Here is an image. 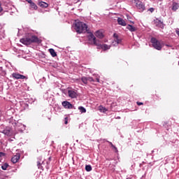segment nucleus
<instances>
[{
  "label": "nucleus",
  "mask_w": 179,
  "mask_h": 179,
  "mask_svg": "<svg viewBox=\"0 0 179 179\" xmlns=\"http://www.w3.org/2000/svg\"><path fill=\"white\" fill-rule=\"evenodd\" d=\"M89 41H93V44L96 45L97 47H100L102 50H110V48L106 44H101L97 39H96V36L92 33H90L88 36Z\"/></svg>",
  "instance_id": "f257e3e1"
},
{
  "label": "nucleus",
  "mask_w": 179,
  "mask_h": 179,
  "mask_svg": "<svg viewBox=\"0 0 179 179\" xmlns=\"http://www.w3.org/2000/svg\"><path fill=\"white\" fill-rule=\"evenodd\" d=\"M75 30L78 34L86 33L87 31V25L85 22H78L75 24Z\"/></svg>",
  "instance_id": "f03ea898"
},
{
  "label": "nucleus",
  "mask_w": 179,
  "mask_h": 179,
  "mask_svg": "<svg viewBox=\"0 0 179 179\" xmlns=\"http://www.w3.org/2000/svg\"><path fill=\"white\" fill-rule=\"evenodd\" d=\"M150 41L152 44V47H154L155 50H157L158 51L162 50V49L163 48V45L155 37L151 38Z\"/></svg>",
  "instance_id": "7ed1b4c3"
},
{
  "label": "nucleus",
  "mask_w": 179,
  "mask_h": 179,
  "mask_svg": "<svg viewBox=\"0 0 179 179\" xmlns=\"http://www.w3.org/2000/svg\"><path fill=\"white\" fill-rule=\"evenodd\" d=\"M62 105L63 106V107H64V108H67L69 110H71L72 108H73L74 110H76V108H75V106H73V105H72V103H71L68 101H63L62 103Z\"/></svg>",
  "instance_id": "20e7f679"
},
{
  "label": "nucleus",
  "mask_w": 179,
  "mask_h": 179,
  "mask_svg": "<svg viewBox=\"0 0 179 179\" xmlns=\"http://www.w3.org/2000/svg\"><path fill=\"white\" fill-rule=\"evenodd\" d=\"M136 8L138 9L139 12H143V10H145V4L141 1H137Z\"/></svg>",
  "instance_id": "39448f33"
},
{
  "label": "nucleus",
  "mask_w": 179,
  "mask_h": 179,
  "mask_svg": "<svg viewBox=\"0 0 179 179\" xmlns=\"http://www.w3.org/2000/svg\"><path fill=\"white\" fill-rule=\"evenodd\" d=\"M68 94H69V96L71 97V99H76V97H78V91L69 90Z\"/></svg>",
  "instance_id": "423d86ee"
},
{
  "label": "nucleus",
  "mask_w": 179,
  "mask_h": 179,
  "mask_svg": "<svg viewBox=\"0 0 179 179\" xmlns=\"http://www.w3.org/2000/svg\"><path fill=\"white\" fill-rule=\"evenodd\" d=\"M13 78H14L15 79H27V77L21 75L18 73H13L12 74Z\"/></svg>",
  "instance_id": "0eeeda50"
},
{
  "label": "nucleus",
  "mask_w": 179,
  "mask_h": 179,
  "mask_svg": "<svg viewBox=\"0 0 179 179\" xmlns=\"http://www.w3.org/2000/svg\"><path fill=\"white\" fill-rule=\"evenodd\" d=\"M20 43L22 44H24V45H30L31 42H30V38H23L20 40Z\"/></svg>",
  "instance_id": "6e6552de"
},
{
  "label": "nucleus",
  "mask_w": 179,
  "mask_h": 179,
  "mask_svg": "<svg viewBox=\"0 0 179 179\" xmlns=\"http://www.w3.org/2000/svg\"><path fill=\"white\" fill-rule=\"evenodd\" d=\"M20 159V154H17L14 157L11 158L12 163H17L19 162V159Z\"/></svg>",
  "instance_id": "1a4fd4ad"
},
{
  "label": "nucleus",
  "mask_w": 179,
  "mask_h": 179,
  "mask_svg": "<svg viewBox=\"0 0 179 179\" xmlns=\"http://www.w3.org/2000/svg\"><path fill=\"white\" fill-rule=\"evenodd\" d=\"M31 44H32V43H38V41H40V40L38 39V37L36 36H31L29 38Z\"/></svg>",
  "instance_id": "9d476101"
},
{
  "label": "nucleus",
  "mask_w": 179,
  "mask_h": 179,
  "mask_svg": "<svg viewBox=\"0 0 179 179\" xmlns=\"http://www.w3.org/2000/svg\"><path fill=\"white\" fill-rule=\"evenodd\" d=\"M127 29L128 30H129V31H131V33L134 32V31H136L138 30V28H136V27H134L131 24H128L127 26Z\"/></svg>",
  "instance_id": "9b49d317"
},
{
  "label": "nucleus",
  "mask_w": 179,
  "mask_h": 179,
  "mask_svg": "<svg viewBox=\"0 0 179 179\" xmlns=\"http://www.w3.org/2000/svg\"><path fill=\"white\" fill-rule=\"evenodd\" d=\"M117 23H118V24H120L121 26L127 25V22H125V20H124V19H122L121 17L117 18Z\"/></svg>",
  "instance_id": "f8f14e48"
},
{
  "label": "nucleus",
  "mask_w": 179,
  "mask_h": 179,
  "mask_svg": "<svg viewBox=\"0 0 179 179\" xmlns=\"http://www.w3.org/2000/svg\"><path fill=\"white\" fill-rule=\"evenodd\" d=\"M155 24L157 27H160L161 29L164 28V24H163V22H161L160 20H158L155 22Z\"/></svg>",
  "instance_id": "ddd939ff"
},
{
  "label": "nucleus",
  "mask_w": 179,
  "mask_h": 179,
  "mask_svg": "<svg viewBox=\"0 0 179 179\" xmlns=\"http://www.w3.org/2000/svg\"><path fill=\"white\" fill-rule=\"evenodd\" d=\"M96 37H98V38H103L104 37V35H103V32L100 31H96L95 33Z\"/></svg>",
  "instance_id": "4468645a"
},
{
  "label": "nucleus",
  "mask_w": 179,
  "mask_h": 179,
  "mask_svg": "<svg viewBox=\"0 0 179 179\" xmlns=\"http://www.w3.org/2000/svg\"><path fill=\"white\" fill-rule=\"evenodd\" d=\"M38 5L41 6V8H48V3L44 1L39 2Z\"/></svg>",
  "instance_id": "2eb2a0df"
},
{
  "label": "nucleus",
  "mask_w": 179,
  "mask_h": 179,
  "mask_svg": "<svg viewBox=\"0 0 179 179\" xmlns=\"http://www.w3.org/2000/svg\"><path fill=\"white\" fill-rule=\"evenodd\" d=\"M43 164H44V162H41L40 161L37 162V166L38 169H41V170H44V167L43 166Z\"/></svg>",
  "instance_id": "dca6fc26"
},
{
  "label": "nucleus",
  "mask_w": 179,
  "mask_h": 179,
  "mask_svg": "<svg viewBox=\"0 0 179 179\" xmlns=\"http://www.w3.org/2000/svg\"><path fill=\"white\" fill-rule=\"evenodd\" d=\"M30 8L31 9H34V10H37L38 9L37 5L33 1L30 3Z\"/></svg>",
  "instance_id": "f3484780"
},
{
  "label": "nucleus",
  "mask_w": 179,
  "mask_h": 179,
  "mask_svg": "<svg viewBox=\"0 0 179 179\" xmlns=\"http://www.w3.org/2000/svg\"><path fill=\"white\" fill-rule=\"evenodd\" d=\"M49 52L50 53V55H52V57H57V52H55V50L52 48L49 49Z\"/></svg>",
  "instance_id": "a211bd4d"
},
{
  "label": "nucleus",
  "mask_w": 179,
  "mask_h": 179,
  "mask_svg": "<svg viewBox=\"0 0 179 179\" xmlns=\"http://www.w3.org/2000/svg\"><path fill=\"white\" fill-rule=\"evenodd\" d=\"M178 3H173L172 4V10H177L178 9Z\"/></svg>",
  "instance_id": "6ab92c4d"
},
{
  "label": "nucleus",
  "mask_w": 179,
  "mask_h": 179,
  "mask_svg": "<svg viewBox=\"0 0 179 179\" xmlns=\"http://www.w3.org/2000/svg\"><path fill=\"white\" fill-rule=\"evenodd\" d=\"M81 80L83 83H84L85 85H87V82H88L87 77H82Z\"/></svg>",
  "instance_id": "aec40b11"
},
{
  "label": "nucleus",
  "mask_w": 179,
  "mask_h": 179,
  "mask_svg": "<svg viewBox=\"0 0 179 179\" xmlns=\"http://www.w3.org/2000/svg\"><path fill=\"white\" fill-rule=\"evenodd\" d=\"M78 110H80V112H81V113H86V108L83 106H79Z\"/></svg>",
  "instance_id": "412c9836"
},
{
  "label": "nucleus",
  "mask_w": 179,
  "mask_h": 179,
  "mask_svg": "<svg viewBox=\"0 0 179 179\" xmlns=\"http://www.w3.org/2000/svg\"><path fill=\"white\" fill-rule=\"evenodd\" d=\"M9 167V164L8 163H5L1 166L2 170H6Z\"/></svg>",
  "instance_id": "4be33fe9"
},
{
  "label": "nucleus",
  "mask_w": 179,
  "mask_h": 179,
  "mask_svg": "<svg viewBox=\"0 0 179 179\" xmlns=\"http://www.w3.org/2000/svg\"><path fill=\"white\" fill-rule=\"evenodd\" d=\"M86 171H92V166L91 165H86L85 166Z\"/></svg>",
  "instance_id": "5701e85b"
},
{
  "label": "nucleus",
  "mask_w": 179,
  "mask_h": 179,
  "mask_svg": "<svg viewBox=\"0 0 179 179\" xmlns=\"http://www.w3.org/2000/svg\"><path fill=\"white\" fill-rule=\"evenodd\" d=\"M4 134L5 135H7V136H10V135H12V133H10V130H5Z\"/></svg>",
  "instance_id": "b1692460"
},
{
  "label": "nucleus",
  "mask_w": 179,
  "mask_h": 179,
  "mask_svg": "<svg viewBox=\"0 0 179 179\" xmlns=\"http://www.w3.org/2000/svg\"><path fill=\"white\" fill-rule=\"evenodd\" d=\"M88 82H96L92 77H87Z\"/></svg>",
  "instance_id": "393cba45"
},
{
  "label": "nucleus",
  "mask_w": 179,
  "mask_h": 179,
  "mask_svg": "<svg viewBox=\"0 0 179 179\" xmlns=\"http://www.w3.org/2000/svg\"><path fill=\"white\" fill-rule=\"evenodd\" d=\"M114 41L115 43H117V44H120V43L122 41L121 39H119V38L114 39Z\"/></svg>",
  "instance_id": "a878e982"
},
{
  "label": "nucleus",
  "mask_w": 179,
  "mask_h": 179,
  "mask_svg": "<svg viewBox=\"0 0 179 179\" xmlns=\"http://www.w3.org/2000/svg\"><path fill=\"white\" fill-rule=\"evenodd\" d=\"M106 142H108L109 145H110L111 148H113V149L116 150H117V148L113 145V143L107 141Z\"/></svg>",
  "instance_id": "bb28decb"
},
{
  "label": "nucleus",
  "mask_w": 179,
  "mask_h": 179,
  "mask_svg": "<svg viewBox=\"0 0 179 179\" xmlns=\"http://www.w3.org/2000/svg\"><path fill=\"white\" fill-rule=\"evenodd\" d=\"M150 12H151V13H153V12H155V9L153 8H150L148 10Z\"/></svg>",
  "instance_id": "cd10ccee"
},
{
  "label": "nucleus",
  "mask_w": 179,
  "mask_h": 179,
  "mask_svg": "<svg viewBox=\"0 0 179 179\" xmlns=\"http://www.w3.org/2000/svg\"><path fill=\"white\" fill-rule=\"evenodd\" d=\"M113 37H114L115 40L117 39V38H118V34H113Z\"/></svg>",
  "instance_id": "c85d7f7f"
},
{
  "label": "nucleus",
  "mask_w": 179,
  "mask_h": 179,
  "mask_svg": "<svg viewBox=\"0 0 179 179\" xmlns=\"http://www.w3.org/2000/svg\"><path fill=\"white\" fill-rule=\"evenodd\" d=\"M136 103H137L138 106H143V103H142V102L137 101Z\"/></svg>",
  "instance_id": "c756f323"
},
{
  "label": "nucleus",
  "mask_w": 179,
  "mask_h": 179,
  "mask_svg": "<svg viewBox=\"0 0 179 179\" xmlns=\"http://www.w3.org/2000/svg\"><path fill=\"white\" fill-rule=\"evenodd\" d=\"M5 156V153L0 152V157H3Z\"/></svg>",
  "instance_id": "7c9ffc66"
},
{
  "label": "nucleus",
  "mask_w": 179,
  "mask_h": 179,
  "mask_svg": "<svg viewBox=\"0 0 179 179\" xmlns=\"http://www.w3.org/2000/svg\"><path fill=\"white\" fill-rule=\"evenodd\" d=\"M3 10V8H2V4L0 3V13Z\"/></svg>",
  "instance_id": "2f4dec72"
},
{
  "label": "nucleus",
  "mask_w": 179,
  "mask_h": 179,
  "mask_svg": "<svg viewBox=\"0 0 179 179\" xmlns=\"http://www.w3.org/2000/svg\"><path fill=\"white\" fill-rule=\"evenodd\" d=\"M64 124L66 125V124H68V117L65 118V122Z\"/></svg>",
  "instance_id": "473e14b6"
},
{
  "label": "nucleus",
  "mask_w": 179,
  "mask_h": 179,
  "mask_svg": "<svg viewBox=\"0 0 179 179\" xmlns=\"http://www.w3.org/2000/svg\"><path fill=\"white\" fill-rule=\"evenodd\" d=\"M27 2H28V3H30L31 2H33V1L31 0H25Z\"/></svg>",
  "instance_id": "72a5a7b5"
},
{
  "label": "nucleus",
  "mask_w": 179,
  "mask_h": 179,
  "mask_svg": "<svg viewBox=\"0 0 179 179\" xmlns=\"http://www.w3.org/2000/svg\"><path fill=\"white\" fill-rule=\"evenodd\" d=\"M96 82L99 83H100V79L99 78H96Z\"/></svg>",
  "instance_id": "f704fd0d"
},
{
  "label": "nucleus",
  "mask_w": 179,
  "mask_h": 179,
  "mask_svg": "<svg viewBox=\"0 0 179 179\" xmlns=\"http://www.w3.org/2000/svg\"><path fill=\"white\" fill-rule=\"evenodd\" d=\"M121 119V117H120V116H117V117H116V120H120Z\"/></svg>",
  "instance_id": "c9c22d12"
},
{
  "label": "nucleus",
  "mask_w": 179,
  "mask_h": 179,
  "mask_svg": "<svg viewBox=\"0 0 179 179\" xmlns=\"http://www.w3.org/2000/svg\"><path fill=\"white\" fill-rule=\"evenodd\" d=\"M103 111H107V109H106L105 108H103Z\"/></svg>",
  "instance_id": "e433bc0d"
},
{
  "label": "nucleus",
  "mask_w": 179,
  "mask_h": 179,
  "mask_svg": "<svg viewBox=\"0 0 179 179\" xmlns=\"http://www.w3.org/2000/svg\"><path fill=\"white\" fill-rule=\"evenodd\" d=\"M48 159H49V162H51V157H49Z\"/></svg>",
  "instance_id": "4c0bfd02"
},
{
  "label": "nucleus",
  "mask_w": 179,
  "mask_h": 179,
  "mask_svg": "<svg viewBox=\"0 0 179 179\" xmlns=\"http://www.w3.org/2000/svg\"><path fill=\"white\" fill-rule=\"evenodd\" d=\"M47 164H50V162H47Z\"/></svg>",
  "instance_id": "58836bf2"
},
{
  "label": "nucleus",
  "mask_w": 179,
  "mask_h": 179,
  "mask_svg": "<svg viewBox=\"0 0 179 179\" xmlns=\"http://www.w3.org/2000/svg\"><path fill=\"white\" fill-rule=\"evenodd\" d=\"M166 45V47H170V45Z\"/></svg>",
  "instance_id": "ea45409f"
},
{
  "label": "nucleus",
  "mask_w": 179,
  "mask_h": 179,
  "mask_svg": "<svg viewBox=\"0 0 179 179\" xmlns=\"http://www.w3.org/2000/svg\"><path fill=\"white\" fill-rule=\"evenodd\" d=\"M178 64H179V62H178Z\"/></svg>",
  "instance_id": "a19ab883"
}]
</instances>
